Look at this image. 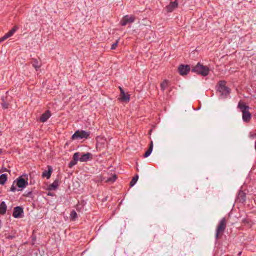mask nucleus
Here are the masks:
<instances>
[{"label": "nucleus", "instance_id": "41", "mask_svg": "<svg viewBox=\"0 0 256 256\" xmlns=\"http://www.w3.org/2000/svg\"><path fill=\"white\" fill-rule=\"evenodd\" d=\"M32 245L34 244V242H32Z\"/></svg>", "mask_w": 256, "mask_h": 256}, {"label": "nucleus", "instance_id": "6", "mask_svg": "<svg viewBox=\"0 0 256 256\" xmlns=\"http://www.w3.org/2000/svg\"><path fill=\"white\" fill-rule=\"evenodd\" d=\"M190 66L189 65H180L178 68V70L180 75L184 76L186 75L190 72Z\"/></svg>", "mask_w": 256, "mask_h": 256}, {"label": "nucleus", "instance_id": "36", "mask_svg": "<svg viewBox=\"0 0 256 256\" xmlns=\"http://www.w3.org/2000/svg\"><path fill=\"white\" fill-rule=\"evenodd\" d=\"M2 152V149L0 148V154H1Z\"/></svg>", "mask_w": 256, "mask_h": 256}, {"label": "nucleus", "instance_id": "22", "mask_svg": "<svg viewBox=\"0 0 256 256\" xmlns=\"http://www.w3.org/2000/svg\"><path fill=\"white\" fill-rule=\"evenodd\" d=\"M7 180V175L6 174H2L0 176V184H4Z\"/></svg>", "mask_w": 256, "mask_h": 256}, {"label": "nucleus", "instance_id": "31", "mask_svg": "<svg viewBox=\"0 0 256 256\" xmlns=\"http://www.w3.org/2000/svg\"><path fill=\"white\" fill-rule=\"evenodd\" d=\"M6 238L8 239H13L15 238V236H14L13 235L8 234V236H6Z\"/></svg>", "mask_w": 256, "mask_h": 256}, {"label": "nucleus", "instance_id": "11", "mask_svg": "<svg viewBox=\"0 0 256 256\" xmlns=\"http://www.w3.org/2000/svg\"><path fill=\"white\" fill-rule=\"evenodd\" d=\"M246 199V194L242 190H240L236 198V201L244 203L245 202Z\"/></svg>", "mask_w": 256, "mask_h": 256}, {"label": "nucleus", "instance_id": "18", "mask_svg": "<svg viewBox=\"0 0 256 256\" xmlns=\"http://www.w3.org/2000/svg\"><path fill=\"white\" fill-rule=\"evenodd\" d=\"M238 108L240 109L242 112L249 110L250 107L248 106H246L244 102L240 101L238 105Z\"/></svg>", "mask_w": 256, "mask_h": 256}, {"label": "nucleus", "instance_id": "25", "mask_svg": "<svg viewBox=\"0 0 256 256\" xmlns=\"http://www.w3.org/2000/svg\"><path fill=\"white\" fill-rule=\"evenodd\" d=\"M117 178V176L116 174L113 175L112 176L108 178L106 182H114L116 181V180Z\"/></svg>", "mask_w": 256, "mask_h": 256}, {"label": "nucleus", "instance_id": "5", "mask_svg": "<svg viewBox=\"0 0 256 256\" xmlns=\"http://www.w3.org/2000/svg\"><path fill=\"white\" fill-rule=\"evenodd\" d=\"M135 17L134 16L126 15L120 22V24L122 26H125L128 24H132L134 22Z\"/></svg>", "mask_w": 256, "mask_h": 256}, {"label": "nucleus", "instance_id": "35", "mask_svg": "<svg viewBox=\"0 0 256 256\" xmlns=\"http://www.w3.org/2000/svg\"><path fill=\"white\" fill-rule=\"evenodd\" d=\"M3 41H4V40L2 38H0V43L1 42H3Z\"/></svg>", "mask_w": 256, "mask_h": 256}, {"label": "nucleus", "instance_id": "9", "mask_svg": "<svg viewBox=\"0 0 256 256\" xmlns=\"http://www.w3.org/2000/svg\"><path fill=\"white\" fill-rule=\"evenodd\" d=\"M80 156V153L78 152H75L72 156V160L69 162L68 167L72 168L74 166L77 164L78 160Z\"/></svg>", "mask_w": 256, "mask_h": 256}, {"label": "nucleus", "instance_id": "29", "mask_svg": "<svg viewBox=\"0 0 256 256\" xmlns=\"http://www.w3.org/2000/svg\"><path fill=\"white\" fill-rule=\"evenodd\" d=\"M15 182H16V181L14 182V184H13L12 186L10 188V190L12 192H14L16 190V188L14 186V184Z\"/></svg>", "mask_w": 256, "mask_h": 256}, {"label": "nucleus", "instance_id": "37", "mask_svg": "<svg viewBox=\"0 0 256 256\" xmlns=\"http://www.w3.org/2000/svg\"><path fill=\"white\" fill-rule=\"evenodd\" d=\"M78 207H79V206L77 205V206H76V209H77V210H78Z\"/></svg>", "mask_w": 256, "mask_h": 256}, {"label": "nucleus", "instance_id": "34", "mask_svg": "<svg viewBox=\"0 0 256 256\" xmlns=\"http://www.w3.org/2000/svg\"><path fill=\"white\" fill-rule=\"evenodd\" d=\"M119 88H120V94L122 93V92H124V90L120 86Z\"/></svg>", "mask_w": 256, "mask_h": 256}, {"label": "nucleus", "instance_id": "4", "mask_svg": "<svg viewBox=\"0 0 256 256\" xmlns=\"http://www.w3.org/2000/svg\"><path fill=\"white\" fill-rule=\"evenodd\" d=\"M90 132L85 130H76L72 136V139L78 140L82 138H88L90 136Z\"/></svg>", "mask_w": 256, "mask_h": 256}, {"label": "nucleus", "instance_id": "14", "mask_svg": "<svg viewBox=\"0 0 256 256\" xmlns=\"http://www.w3.org/2000/svg\"><path fill=\"white\" fill-rule=\"evenodd\" d=\"M31 64L32 66L36 69V70H38L39 69L41 66L42 64L40 60H38L36 58H32Z\"/></svg>", "mask_w": 256, "mask_h": 256}, {"label": "nucleus", "instance_id": "21", "mask_svg": "<svg viewBox=\"0 0 256 256\" xmlns=\"http://www.w3.org/2000/svg\"><path fill=\"white\" fill-rule=\"evenodd\" d=\"M120 100L124 102H128L130 100V95L126 94L124 92H122L120 94Z\"/></svg>", "mask_w": 256, "mask_h": 256}, {"label": "nucleus", "instance_id": "23", "mask_svg": "<svg viewBox=\"0 0 256 256\" xmlns=\"http://www.w3.org/2000/svg\"><path fill=\"white\" fill-rule=\"evenodd\" d=\"M138 178V174H136L133 178H132V180L130 181V187L133 186L137 182Z\"/></svg>", "mask_w": 256, "mask_h": 256}, {"label": "nucleus", "instance_id": "39", "mask_svg": "<svg viewBox=\"0 0 256 256\" xmlns=\"http://www.w3.org/2000/svg\"><path fill=\"white\" fill-rule=\"evenodd\" d=\"M32 194V192H30L28 193V194Z\"/></svg>", "mask_w": 256, "mask_h": 256}, {"label": "nucleus", "instance_id": "15", "mask_svg": "<svg viewBox=\"0 0 256 256\" xmlns=\"http://www.w3.org/2000/svg\"><path fill=\"white\" fill-rule=\"evenodd\" d=\"M50 116L51 114L50 111L48 110L40 116V120L42 122H46Z\"/></svg>", "mask_w": 256, "mask_h": 256}, {"label": "nucleus", "instance_id": "1", "mask_svg": "<svg viewBox=\"0 0 256 256\" xmlns=\"http://www.w3.org/2000/svg\"><path fill=\"white\" fill-rule=\"evenodd\" d=\"M227 222L225 218H222L218 223L215 234V238L216 240L222 238L224 234V231L226 228Z\"/></svg>", "mask_w": 256, "mask_h": 256}, {"label": "nucleus", "instance_id": "24", "mask_svg": "<svg viewBox=\"0 0 256 256\" xmlns=\"http://www.w3.org/2000/svg\"><path fill=\"white\" fill-rule=\"evenodd\" d=\"M168 86V81L166 80H164L160 84V88L162 91H164V90Z\"/></svg>", "mask_w": 256, "mask_h": 256}, {"label": "nucleus", "instance_id": "17", "mask_svg": "<svg viewBox=\"0 0 256 256\" xmlns=\"http://www.w3.org/2000/svg\"><path fill=\"white\" fill-rule=\"evenodd\" d=\"M91 157L92 154L90 152H87L82 154L80 157L79 156L78 160L82 162H84L89 160Z\"/></svg>", "mask_w": 256, "mask_h": 256}, {"label": "nucleus", "instance_id": "8", "mask_svg": "<svg viewBox=\"0 0 256 256\" xmlns=\"http://www.w3.org/2000/svg\"><path fill=\"white\" fill-rule=\"evenodd\" d=\"M23 212V208L21 206H17L14 209L12 216L14 218H20L21 214H22Z\"/></svg>", "mask_w": 256, "mask_h": 256}, {"label": "nucleus", "instance_id": "40", "mask_svg": "<svg viewBox=\"0 0 256 256\" xmlns=\"http://www.w3.org/2000/svg\"><path fill=\"white\" fill-rule=\"evenodd\" d=\"M48 195H50V196H52V194H48Z\"/></svg>", "mask_w": 256, "mask_h": 256}, {"label": "nucleus", "instance_id": "42", "mask_svg": "<svg viewBox=\"0 0 256 256\" xmlns=\"http://www.w3.org/2000/svg\"><path fill=\"white\" fill-rule=\"evenodd\" d=\"M241 254V252H239L238 254Z\"/></svg>", "mask_w": 256, "mask_h": 256}, {"label": "nucleus", "instance_id": "30", "mask_svg": "<svg viewBox=\"0 0 256 256\" xmlns=\"http://www.w3.org/2000/svg\"><path fill=\"white\" fill-rule=\"evenodd\" d=\"M2 106L4 108H7L8 107V104L6 102L2 103Z\"/></svg>", "mask_w": 256, "mask_h": 256}, {"label": "nucleus", "instance_id": "32", "mask_svg": "<svg viewBox=\"0 0 256 256\" xmlns=\"http://www.w3.org/2000/svg\"><path fill=\"white\" fill-rule=\"evenodd\" d=\"M149 148H151L152 150V148H153V142L152 141L150 142V144Z\"/></svg>", "mask_w": 256, "mask_h": 256}, {"label": "nucleus", "instance_id": "38", "mask_svg": "<svg viewBox=\"0 0 256 256\" xmlns=\"http://www.w3.org/2000/svg\"><path fill=\"white\" fill-rule=\"evenodd\" d=\"M4 171H6V168H4Z\"/></svg>", "mask_w": 256, "mask_h": 256}, {"label": "nucleus", "instance_id": "2", "mask_svg": "<svg viewBox=\"0 0 256 256\" xmlns=\"http://www.w3.org/2000/svg\"><path fill=\"white\" fill-rule=\"evenodd\" d=\"M192 72L202 76H206L209 73L210 69L208 66H204L198 62L196 66L192 68Z\"/></svg>", "mask_w": 256, "mask_h": 256}, {"label": "nucleus", "instance_id": "26", "mask_svg": "<svg viewBox=\"0 0 256 256\" xmlns=\"http://www.w3.org/2000/svg\"><path fill=\"white\" fill-rule=\"evenodd\" d=\"M70 218L74 220L77 218V214L74 210H72L70 212Z\"/></svg>", "mask_w": 256, "mask_h": 256}, {"label": "nucleus", "instance_id": "16", "mask_svg": "<svg viewBox=\"0 0 256 256\" xmlns=\"http://www.w3.org/2000/svg\"><path fill=\"white\" fill-rule=\"evenodd\" d=\"M60 184V182L58 180L56 179L54 181L48 186V190H56Z\"/></svg>", "mask_w": 256, "mask_h": 256}, {"label": "nucleus", "instance_id": "27", "mask_svg": "<svg viewBox=\"0 0 256 256\" xmlns=\"http://www.w3.org/2000/svg\"><path fill=\"white\" fill-rule=\"evenodd\" d=\"M152 151V150L148 148V149L146 152L144 154V158L148 157Z\"/></svg>", "mask_w": 256, "mask_h": 256}, {"label": "nucleus", "instance_id": "33", "mask_svg": "<svg viewBox=\"0 0 256 256\" xmlns=\"http://www.w3.org/2000/svg\"><path fill=\"white\" fill-rule=\"evenodd\" d=\"M243 222L246 224V223H248V220L244 219V220H243Z\"/></svg>", "mask_w": 256, "mask_h": 256}, {"label": "nucleus", "instance_id": "12", "mask_svg": "<svg viewBox=\"0 0 256 256\" xmlns=\"http://www.w3.org/2000/svg\"><path fill=\"white\" fill-rule=\"evenodd\" d=\"M242 118L244 122H248L252 118V115L249 110L242 112Z\"/></svg>", "mask_w": 256, "mask_h": 256}, {"label": "nucleus", "instance_id": "28", "mask_svg": "<svg viewBox=\"0 0 256 256\" xmlns=\"http://www.w3.org/2000/svg\"><path fill=\"white\" fill-rule=\"evenodd\" d=\"M119 40H120L119 38L118 39L116 40V42L112 45V46H111V49L112 50H115L116 48L118 46V44Z\"/></svg>", "mask_w": 256, "mask_h": 256}, {"label": "nucleus", "instance_id": "13", "mask_svg": "<svg viewBox=\"0 0 256 256\" xmlns=\"http://www.w3.org/2000/svg\"><path fill=\"white\" fill-rule=\"evenodd\" d=\"M178 3L177 0L174 2H171L170 4L166 6V8L168 12H172L176 8L178 7Z\"/></svg>", "mask_w": 256, "mask_h": 256}, {"label": "nucleus", "instance_id": "19", "mask_svg": "<svg viewBox=\"0 0 256 256\" xmlns=\"http://www.w3.org/2000/svg\"><path fill=\"white\" fill-rule=\"evenodd\" d=\"M52 172V168L50 166H48V170H44L42 174V178H46L47 179L50 178V177L51 174Z\"/></svg>", "mask_w": 256, "mask_h": 256}, {"label": "nucleus", "instance_id": "20", "mask_svg": "<svg viewBox=\"0 0 256 256\" xmlns=\"http://www.w3.org/2000/svg\"><path fill=\"white\" fill-rule=\"evenodd\" d=\"M7 206L4 202H2L0 204V214H4L6 212Z\"/></svg>", "mask_w": 256, "mask_h": 256}, {"label": "nucleus", "instance_id": "3", "mask_svg": "<svg viewBox=\"0 0 256 256\" xmlns=\"http://www.w3.org/2000/svg\"><path fill=\"white\" fill-rule=\"evenodd\" d=\"M226 82L224 80H220L218 82V90L222 98H227L230 91V89L226 86Z\"/></svg>", "mask_w": 256, "mask_h": 256}, {"label": "nucleus", "instance_id": "10", "mask_svg": "<svg viewBox=\"0 0 256 256\" xmlns=\"http://www.w3.org/2000/svg\"><path fill=\"white\" fill-rule=\"evenodd\" d=\"M18 26H14L12 30H10L6 34L2 37V38L4 40L12 36L16 32V30H18Z\"/></svg>", "mask_w": 256, "mask_h": 256}, {"label": "nucleus", "instance_id": "7", "mask_svg": "<svg viewBox=\"0 0 256 256\" xmlns=\"http://www.w3.org/2000/svg\"><path fill=\"white\" fill-rule=\"evenodd\" d=\"M15 181L16 182V186L20 188H24L28 185V181L26 180L22 176L18 177Z\"/></svg>", "mask_w": 256, "mask_h": 256}]
</instances>
